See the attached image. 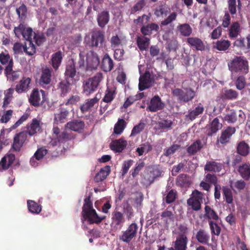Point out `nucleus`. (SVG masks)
<instances>
[{
  "label": "nucleus",
  "instance_id": "1",
  "mask_svg": "<svg viewBox=\"0 0 250 250\" xmlns=\"http://www.w3.org/2000/svg\"><path fill=\"white\" fill-rule=\"evenodd\" d=\"M82 213L83 218L87 220L89 224H99L106 217L105 215H98L93 208V203L90 200V196L86 197L84 200Z\"/></svg>",
  "mask_w": 250,
  "mask_h": 250
},
{
  "label": "nucleus",
  "instance_id": "2",
  "mask_svg": "<svg viewBox=\"0 0 250 250\" xmlns=\"http://www.w3.org/2000/svg\"><path fill=\"white\" fill-rule=\"evenodd\" d=\"M231 76L246 75L249 72V64L247 59L242 56H235L228 63Z\"/></svg>",
  "mask_w": 250,
  "mask_h": 250
},
{
  "label": "nucleus",
  "instance_id": "3",
  "mask_svg": "<svg viewBox=\"0 0 250 250\" xmlns=\"http://www.w3.org/2000/svg\"><path fill=\"white\" fill-rule=\"evenodd\" d=\"M104 32L100 29L92 31L90 34L84 38V43L89 48H103L105 42Z\"/></svg>",
  "mask_w": 250,
  "mask_h": 250
},
{
  "label": "nucleus",
  "instance_id": "4",
  "mask_svg": "<svg viewBox=\"0 0 250 250\" xmlns=\"http://www.w3.org/2000/svg\"><path fill=\"white\" fill-rule=\"evenodd\" d=\"M103 79V73L99 72L92 77L84 81L83 83V93L88 96L95 92Z\"/></svg>",
  "mask_w": 250,
  "mask_h": 250
},
{
  "label": "nucleus",
  "instance_id": "5",
  "mask_svg": "<svg viewBox=\"0 0 250 250\" xmlns=\"http://www.w3.org/2000/svg\"><path fill=\"white\" fill-rule=\"evenodd\" d=\"M228 10L225 11V14L222 19V26L223 28H228L231 24L230 15L233 16L236 13L237 7L238 10L241 9V2L240 0H238V5H236V0H228Z\"/></svg>",
  "mask_w": 250,
  "mask_h": 250
},
{
  "label": "nucleus",
  "instance_id": "6",
  "mask_svg": "<svg viewBox=\"0 0 250 250\" xmlns=\"http://www.w3.org/2000/svg\"><path fill=\"white\" fill-rule=\"evenodd\" d=\"M138 229V225L136 223H132L128 226L125 230L122 231L121 235L119 237V240L129 244L136 237Z\"/></svg>",
  "mask_w": 250,
  "mask_h": 250
},
{
  "label": "nucleus",
  "instance_id": "7",
  "mask_svg": "<svg viewBox=\"0 0 250 250\" xmlns=\"http://www.w3.org/2000/svg\"><path fill=\"white\" fill-rule=\"evenodd\" d=\"M174 96L177 97L180 102L185 103L191 101L195 96V92L191 88L183 90L180 88H175L172 91Z\"/></svg>",
  "mask_w": 250,
  "mask_h": 250
},
{
  "label": "nucleus",
  "instance_id": "8",
  "mask_svg": "<svg viewBox=\"0 0 250 250\" xmlns=\"http://www.w3.org/2000/svg\"><path fill=\"white\" fill-rule=\"evenodd\" d=\"M27 142V134L25 131L16 133L14 138L11 149L15 152H20Z\"/></svg>",
  "mask_w": 250,
  "mask_h": 250
},
{
  "label": "nucleus",
  "instance_id": "9",
  "mask_svg": "<svg viewBox=\"0 0 250 250\" xmlns=\"http://www.w3.org/2000/svg\"><path fill=\"white\" fill-rule=\"evenodd\" d=\"M203 197V193L195 189L193 191L191 196L187 200V204L189 206L191 207L193 210L198 211L201 208Z\"/></svg>",
  "mask_w": 250,
  "mask_h": 250
},
{
  "label": "nucleus",
  "instance_id": "10",
  "mask_svg": "<svg viewBox=\"0 0 250 250\" xmlns=\"http://www.w3.org/2000/svg\"><path fill=\"white\" fill-rule=\"evenodd\" d=\"M125 222L124 213L115 209L111 214V227L115 230L122 229Z\"/></svg>",
  "mask_w": 250,
  "mask_h": 250
},
{
  "label": "nucleus",
  "instance_id": "11",
  "mask_svg": "<svg viewBox=\"0 0 250 250\" xmlns=\"http://www.w3.org/2000/svg\"><path fill=\"white\" fill-rule=\"evenodd\" d=\"M65 79L71 81L72 83H76L78 81V76L76 75V69L74 62L73 61L68 62L66 65L64 73Z\"/></svg>",
  "mask_w": 250,
  "mask_h": 250
},
{
  "label": "nucleus",
  "instance_id": "12",
  "mask_svg": "<svg viewBox=\"0 0 250 250\" xmlns=\"http://www.w3.org/2000/svg\"><path fill=\"white\" fill-rule=\"evenodd\" d=\"M86 62L88 69H96L100 62V58L97 53L93 50L87 52L86 55Z\"/></svg>",
  "mask_w": 250,
  "mask_h": 250
},
{
  "label": "nucleus",
  "instance_id": "13",
  "mask_svg": "<svg viewBox=\"0 0 250 250\" xmlns=\"http://www.w3.org/2000/svg\"><path fill=\"white\" fill-rule=\"evenodd\" d=\"M236 132V129L234 127L228 126L225 128L222 131L219 137L218 138L217 142L222 145H226L229 143L231 136Z\"/></svg>",
  "mask_w": 250,
  "mask_h": 250
},
{
  "label": "nucleus",
  "instance_id": "14",
  "mask_svg": "<svg viewBox=\"0 0 250 250\" xmlns=\"http://www.w3.org/2000/svg\"><path fill=\"white\" fill-rule=\"evenodd\" d=\"M153 83V78L151 77L150 72L146 71L143 75L140 77L139 89L140 91H143L148 88L152 85Z\"/></svg>",
  "mask_w": 250,
  "mask_h": 250
},
{
  "label": "nucleus",
  "instance_id": "15",
  "mask_svg": "<svg viewBox=\"0 0 250 250\" xmlns=\"http://www.w3.org/2000/svg\"><path fill=\"white\" fill-rule=\"evenodd\" d=\"M164 107L165 104L162 101L159 96L155 95L150 100L149 104L146 108V110L154 112L162 110Z\"/></svg>",
  "mask_w": 250,
  "mask_h": 250
},
{
  "label": "nucleus",
  "instance_id": "16",
  "mask_svg": "<svg viewBox=\"0 0 250 250\" xmlns=\"http://www.w3.org/2000/svg\"><path fill=\"white\" fill-rule=\"evenodd\" d=\"M0 63L3 65H7L4 69L6 72L11 70L12 67L14 66L13 58L6 49L0 53Z\"/></svg>",
  "mask_w": 250,
  "mask_h": 250
},
{
  "label": "nucleus",
  "instance_id": "17",
  "mask_svg": "<svg viewBox=\"0 0 250 250\" xmlns=\"http://www.w3.org/2000/svg\"><path fill=\"white\" fill-rule=\"evenodd\" d=\"M31 79L29 77H23L16 84L15 90L18 94L27 92L30 87Z\"/></svg>",
  "mask_w": 250,
  "mask_h": 250
},
{
  "label": "nucleus",
  "instance_id": "18",
  "mask_svg": "<svg viewBox=\"0 0 250 250\" xmlns=\"http://www.w3.org/2000/svg\"><path fill=\"white\" fill-rule=\"evenodd\" d=\"M170 186H167L166 190L163 194V201L167 204H169L175 202L178 198L177 191L175 189H170Z\"/></svg>",
  "mask_w": 250,
  "mask_h": 250
},
{
  "label": "nucleus",
  "instance_id": "19",
  "mask_svg": "<svg viewBox=\"0 0 250 250\" xmlns=\"http://www.w3.org/2000/svg\"><path fill=\"white\" fill-rule=\"evenodd\" d=\"M71 111V108H67L61 104L59 112L54 114V120L60 123H64Z\"/></svg>",
  "mask_w": 250,
  "mask_h": 250
},
{
  "label": "nucleus",
  "instance_id": "20",
  "mask_svg": "<svg viewBox=\"0 0 250 250\" xmlns=\"http://www.w3.org/2000/svg\"><path fill=\"white\" fill-rule=\"evenodd\" d=\"M242 27L239 21L232 22L228 27V36L230 39L237 38L240 35L242 32Z\"/></svg>",
  "mask_w": 250,
  "mask_h": 250
},
{
  "label": "nucleus",
  "instance_id": "21",
  "mask_svg": "<svg viewBox=\"0 0 250 250\" xmlns=\"http://www.w3.org/2000/svg\"><path fill=\"white\" fill-rule=\"evenodd\" d=\"M219 118H222L221 116H219L213 119L209 124V128L208 129L207 135L211 136L213 134L216 133L223 127L222 123L220 122Z\"/></svg>",
  "mask_w": 250,
  "mask_h": 250
},
{
  "label": "nucleus",
  "instance_id": "22",
  "mask_svg": "<svg viewBox=\"0 0 250 250\" xmlns=\"http://www.w3.org/2000/svg\"><path fill=\"white\" fill-rule=\"evenodd\" d=\"M187 42L193 49L198 51L205 50V46L203 41L197 37H189L187 39Z\"/></svg>",
  "mask_w": 250,
  "mask_h": 250
},
{
  "label": "nucleus",
  "instance_id": "23",
  "mask_svg": "<svg viewBox=\"0 0 250 250\" xmlns=\"http://www.w3.org/2000/svg\"><path fill=\"white\" fill-rule=\"evenodd\" d=\"M127 145V141L124 137L112 141L110 147L111 150L116 152H121Z\"/></svg>",
  "mask_w": 250,
  "mask_h": 250
},
{
  "label": "nucleus",
  "instance_id": "24",
  "mask_svg": "<svg viewBox=\"0 0 250 250\" xmlns=\"http://www.w3.org/2000/svg\"><path fill=\"white\" fill-rule=\"evenodd\" d=\"M53 70L51 68L45 67L42 68L41 78L40 79V83L42 85H47L50 83L51 82L52 73Z\"/></svg>",
  "mask_w": 250,
  "mask_h": 250
},
{
  "label": "nucleus",
  "instance_id": "25",
  "mask_svg": "<svg viewBox=\"0 0 250 250\" xmlns=\"http://www.w3.org/2000/svg\"><path fill=\"white\" fill-rule=\"evenodd\" d=\"M26 129L27 130L25 131L27 134H29L30 136H33L41 129V121L34 118L30 124L27 125Z\"/></svg>",
  "mask_w": 250,
  "mask_h": 250
},
{
  "label": "nucleus",
  "instance_id": "26",
  "mask_svg": "<svg viewBox=\"0 0 250 250\" xmlns=\"http://www.w3.org/2000/svg\"><path fill=\"white\" fill-rule=\"evenodd\" d=\"M15 160V155L9 154L2 158L0 161V171L8 169Z\"/></svg>",
  "mask_w": 250,
  "mask_h": 250
},
{
  "label": "nucleus",
  "instance_id": "27",
  "mask_svg": "<svg viewBox=\"0 0 250 250\" xmlns=\"http://www.w3.org/2000/svg\"><path fill=\"white\" fill-rule=\"evenodd\" d=\"M84 125L83 121L80 120H74L67 123L65 125V128L72 131L80 132L83 129Z\"/></svg>",
  "mask_w": 250,
  "mask_h": 250
},
{
  "label": "nucleus",
  "instance_id": "28",
  "mask_svg": "<svg viewBox=\"0 0 250 250\" xmlns=\"http://www.w3.org/2000/svg\"><path fill=\"white\" fill-rule=\"evenodd\" d=\"M159 26L158 24L154 22H151L144 25L140 28V31L143 35L151 36L153 31L157 32L159 31Z\"/></svg>",
  "mask_w": 250,
  "mask_h": 250
},
{
  "label": "nucleus",
  "instance_id": "29",
  "mask_svg": "<svg viewBox=\"0 0 250 250\" xmlns=\"http://www.w3.org/2000/svg\"><path fill=\"white\" fill-rule=\"evenodd\" d=\"M224 167L223 163H218L214 161H210L206 163L204 169L205 171L216 173L220 172Z\"/></svg>",
  "mask_w": 250,
  "mask_h": 250
},
{
  "label": "nucleus",
  "instance_id": "30",
  "mask_svg": "<svg viewBox=\"0 0 250 250\" xmlns=\"http://www.w3.org/2000/svg\"><path fill=\"white\" fill-rule=\"evenodd\" d=\"M62 56L63 53L61 51H58L51 56L50 64L55 71L59 69L62 63Z\"/></svg>",
  "mask_w": 250,
  "mask_h": 250
},
{
  "label": "nucleus",
  "instance_id": "31",
  "mask_svg": "<svg viewBox=\"0 0 250 250\" xmlns=\"http://www.w3.org/2000/svg\"><path fill=\"white\" fill-rule=\"evenodd\" d=\"M114 67V62L112 59L107 53H105L102 60L101 68L105 72L111 71Z\"/></svg>",
  "mask_w": 250,
  "mask_h": 250
},
{
  "label": "nucleus",
  "instance_id": "32",
  "mask_svg": "<svg viewBox=\"0 0 250 250\" xmlns=\"http://www.w3.org/2000/svg\"><path fill=\"white\" fill-rule=\"evenodd\" d=\"M188 239L187 236L179 235L174 242L175 250H187Z\"/></svg>",
  "mask_w": 250,
  "mask_h": 250
},
{
  "label": "nucleus",
  "instance_id": "33",
  "mask_svg": "<svg viewBox=\"0 0 250 250\" xmlns=\"http://www.w3.org/2000/svg\"><path fill=\"white\" fill-rule=\"evenodd\" d=\"M71 82V81H68L67 80L65 79L58 83V89L60 91L61 97H65L66 95V94L70 90V85L75 84L72 83Z\"/></svg>",
  "mask_w": 250,
  "mask_h": 250
},
{
  "label": "nucleus",
  "instance_id": "34",
  "mask_svg": "<svg viewBox=\"0 0 250 250\" xmlns=\"http://www.w3.org/2000/svg\"><path fill=\"white\" fill-rule=\"evenodd\" d=\"M41 95L38 89H33L29 98V103L35 107L39 106L41 104Z\"/></svg>",
  "mask_w": 250,
  "mask_h": 250
},
{
  "label": "nucleus",
  "instance_id": "35",
  "mask_svg": "<svg viewBox=\"0 0 250 250\" xmlns=\"http://www.w3.org/2000/svg\"><path fill=\"white\" fill-rule=\"evenodd\" d=\"M238 96V93L232 89H224L220 95L223 100H233L236 99Z\"/></svg>",
  "mask_w": 250,
  "mask_h": 250
},
{
  "label": "nucleus",
  "instance_id": "36",
  "mask_svg": "<svg viewBox=\"0 0 250 250\" xmlns=\"http://www.w3.org/2000/svg\"><path fill=\"white\" fill-rule=\"evenodd\" d=\"M150 39L145 36H138L136 42L138 47L141 51L146 50L150 44Z\"/></svg>",
  "mask_w": 250,
  "mask_h": 250
},
{
  "label": "nucleus",
  "instance_id": "37",
  "mask_svg": "<svg viewBox=\"0 0 250 250\" xmlns=\"http://www.w3.org/2000/svg\"><path fill=\"white\" fill-rule=\"evenodd\" d=\"M110 171V167L106 166L102 168L94 177L95 182H99L103 181L109 175Z\"/></svg>",
  "mask_w": 250,
  "mask_h": 250
},
{
  "label": "nucleus",
  "instance_id": "38",
  "mask_svg": "<svg viewBox=\"0 0 250 250\" xmlns=\"http://www.w3.org/2000/svg\"><path fill=\"white\" fill-rule=\"evenodd\" d=\"M238 171L241 176L245 180L248 181L250 179V165L249 164H243L240 166Z\"/></svg>",
  "mask_w": 250,
  "mask_h": 250
},
{
  "label": "nucleus",
  "instance_id": "39",
  "mask_svg": "<svg viewBox=\"0 0 250 250\" xmlns=\"http://www.w3.org/2000/svg\"><path fill=\"white\" fill-rule=\"evenodd\" d=\"M204 146V144L200 139L197 140L187 148L188 153L191 155L195 154Z\"/></svg>",
  "mask_w": 250,
  "mask_h": 250
},
{
  "label": "nucleus",
  "instance_id": "40",
  "mask_svg": "<svg viewBox=\"0 0 250 250\" xmlns=\"http://www.w3.org/2000/svg\"><path fill=\"white\" fill-rule=\"evenodd\" d=\"M97 20L99 26L102 28L104 27L109 20V12L105 11H102L98 15Z\"/></svg>",
  "mask_w": 250,
  "mask_h": 250
},
{
  "label": "nucleus",
  "instance_id": "41",
  "mask_svg": "<svg viewBox=\"0 0 250 250\" xmlns=\"http://www.w3.org/2000/svg\"><path fill=\"white\" fill-rule=\"evenodd\" d=\"M123 213L125 215L128 220H130L134 215V210L128 200L122 204Z\"/></svg>",
  "mask_w": 250,
  "mask_h": 250
},
{
  "label": "nucleus",
  "instance_id": "42",
  "mask_svg": "<svg viewBox=\"0 0 250 250\" xmlns=\"http://www.w3.org/2000/svg\"><path fill=\"white\" fill-rule=\"evenodd\" d=\"M196 238L200 243L205 245L208 244L209 236L204 229H200L196 233Z\"/></svg>",
  "mask_w": 250,
  "mask_h": 250
},
{
  "label": "nucleus",
  "instance_id": "43",
  "mask_svg": "<svg viewBox=\"0 0 250 250\" xmlns=\"http://www.w3.org/2000/svg\"><path fill=\"white\" fill-rule=\"evenodd\" d=\"M230 42L228 40L221 39L217 41L213 47L219 51H225L230 46Z\"/></svg>",
  "mask_w": 250,
  "mask_h": 250
},
{
  "label": "nucleus",
  "instance_id": "44",
  "mask_svg": "<svg viewBox=\"0 0 250 250\" xmlns=\"http://www.w3.org/2000/svg\"><path fill=\"white\" fill-rule=\"evenodd\" d=\"M177 30L180 35L184 37H189L192 32V29L188 23L179 24L177 26Z\"/></svg>",
  "mask_w": 250,
  "mask_h": 250
},
{
  "label": "nucleus",
  "instance_id": "45",
  "mask_svg": "<svg viewBox=\"0 0 250 250\" xmlns=\"http://www.w3.org/2000/svg\"><path fill=\"white\" fill-rule=\"evenodd\" d=\"M204 110V107L200 103L193 110H189L187 117L191 121L194 120L198 116L202 114Z\"/></svg>",
  "mask_w": 250,
  "mask_h": 250
},
{
  "label": "nucleus",
  "instance_id": "46",
  "mask_svg": "<svg viewBox=\"0 0 250 250\" xmlns=\"http://www.w3.org/2000/svg\"><path fill=\"white\" fill-rule=\"evenodd\" d=\"M237 152L241 156H247L250 152L249 145L244 141H241L237 145Z\"/></svg>",
  "mask_w": 250,
  "mask_h": 250
},
{
  "label": "nucleus",
  "instance_id": "47",
  "mask_svg": "<svg viewBox=\"0 0 250 250\" xmlns=\"http://www.w3.org/2000/svg\"><path fill=\"white\" fill-rule=\"evenodd\" d=\"M99 99L96 97L88 100L87 101L80 107V109L83 113L87 112L89 109L92 108L94 105L98 103Z\"/></svg>",
  "mask_w": 250,
  "mask_h": 250
},
{
  "label": "nucleus",
  "instance_id": "48",
  "mask_svg": "<svg viewBox=\"0 0 250 250\" xmlns=\"http://www.w3.org/2000/svg\"><path fill=\"white\" fill-rule=\"evenodd\" d=\"M27 207L29 211L33 214H39L42 211V206L33 200L27 201Z\"/></svg>",
  "mask_w": 250,
  "mask_h": 250
},
{
  "label": "nucleus",
  "instance_id": "49",
  "mask_svg": "<svg viewBox=\"0 0 250 250\" xmlns=\"http://www.w3.org/2000/svg\"><path fill=\"white\" fill-rule=\"evenodd\" d=\"M116 91L112 88L107 87L105 91L104 96L102 99V102L105 103H111L116 96Z\"/></svg>",
  "mask_w": 250,
  "mask_h": 250
},
{
  "label": "nucleus",
  "instance_id": "50",
  "mask_svg": "<svg viewBox=\"0 0 250 250\" xmlns=\"http://www.w3.org/2000/svg\"><path fill=\"white\" fill-rule=\"evenodd\" d=\"M222 193L224 199L228 204L233 203V195L231 189L227 186L222 187Z\"/></svg>",
  "mask_w": 250,
  "mask_h": 250
},
{
  "label": "nucleus",
  "instance_id": "51",
  "mask_svg": "<svg viewBox=\"0 0 250 250\" xmlns=\"http://www.w3.org/2000/svg\"><path fill=\"white\" fill-rule=\"evenodd\" d=\"M157 128L161 131H166L171 129L172 122L169 120H165L157 123Z\"/></svg>",
  "mask_w": 250,
  "mask_h": 250
},
{
  "label": "nucleus",
  "instance_id": "52",
  "mask_svg": "<svg viewBox=\"0 0 250 250\" xmlns=\"http://www.w3.org/2000/svg\"><path fill=\"white\" fill-rule=\"evenodd\" d=\"M151 17V15L150 13H149L147 15L143 14L141 16H139L137 19H134L133 20V22L136 25H140L142 26L148 23L150 21Z\"/></svg>",
  "mask_w": 250,
  "mask_h": 250
},
{
  "label": "nucleus",
  "instance_id": "53",
  "mask_svg": "<svg viewBox=\"0 0 250 250\" xmlns=\"http://www.w3.org/2000/svg\"><path fill=\"white\" fill-rule=\"evenodd\" d=\"M205 216L210 220H218L219 218L217 213L208 206H206L205 208Z\"/></svg>",
  "mask_w": 250,
  "mask_h": 250
},
{
  "label": "nucleus",
  "instance_id": "54",
  "mask_svg": "<svg viewBox=\"0 0 250 250\" xmlns=\"http://www.w3.org/2000/svg\"><path fill=\"white\" fill-rule=\"evenodd\" d=\"M170 12V9L166 4H161L156 9L154 12L157 17L163 15L167 16Z\"/></svg>",
  "mask_w": 250,
  "mask_h": 250
},
{
  "label": "nucleus",
  "instance_id": "55",
  "mask_svg": "<svg viewBox=\"0 0 250 250\" xmlns=\"http://www.w3.org/2000/svg\"><path fill=\"white\" fill-rule=\"evenodd\" d=\"M126 126V122L124 119H119L114 125V133L116 134H121Z\"/></svg>",
  "mask_w": 250,
  "mask_h": 250
},
{
  "label": "nucleus",
  "instance_id": "56",
  "mask_svg": "<svg viewBox=\"0 0 250 250\" xmlns=\"http://www.w3.org/2000/svg\"><path fill=\"white\" fill-rule=\"evenodd\" d=\"M74 137L72 133H68L66 131L62 132L56 139L59 143H64L68 140L73 139Z\"/></svg>",
  "mask_w": 250,
  "mask_h": 250
},
{
  "label": "nucleus",
  "instance_id": "57",
  "mask_svg": "<svg viewBox=\"0 0 250 250\" xmlns=\"http://www.w3.org/2000/svg\"><path fill=\"white\" fill-rule=\"evenodd\" d=\"M27 12L26 6L23 3L16 8V13L18 15L19 19L21 21L24 20L26 19Z\"/></svg>",
  "mask_w": 250,
  "mask_h": 250
},
{
  "label": "nucleus",
  "instance_id": "58",
  "mask_svg": "<svg viewBox=\"0 0 250 250\" xmlns=\"http://www.w3.org/2000/svg\"><path fill=\"white\" fill-rule=\"evenodd\" d=\"M80 101V97L77 95L71 96L66 102L62 104L66 107L71 108V110H73V105L76 104Z\"/></svg>",
  "mask_w": 250,
  "mask_h": 250
},
{
  "label": "nucleus",
  "instance_id": "59",
  "mask_svg": "<svg viewBox=\"0 0 250 250\" xmlns=\"http://www.w3.org/2000/svg\"><path fill=\"white\" fill-rule=\"evenodd\" d=\"M145 166V163L143 161L137 163L135 167L131 170L130 172L133 178H135L138 176L140 172L143 169Z\"/></svg>",
  "mask_w": 250,
  "mask_h": 250
},
{
  "label": "nucleus",
  "instance_id": "60",
  "mask_svg": "<svg viewBox=\"0 0 250 250\" xmlns=\"http://www.w3.org/2000/svg\"><path fill=\"white\" fill-rule=\"evenodd\" d=\"M25 45L20 42H15L13 47L14 55L15 57H18L20 55H22L24 52Z\"/></svg>",
  "mask_w": 250,
  "mask_h": 250
},
{
  "label": "nucleus",
  "instance_id": "61",
  "mask_svg": "<svg viewBox=\"0 0 250 250\" xmlns=\"http://www.w3.org/2000/svg\"><path fill=\"white\" fill-rule=\"evenodd\" d=\"M146 5V0H140L131 8L130 14H134L137 12L140 11Z\"/></svg>",
  "mask_w": 250,
  "mask_h": 250
},
{
  "label": "nucleus",
  "instance_id": "62",
  "mask_svg": "<svg viewBox=\"0 0 250 250\" xmlns=\"http://www.w3.org/2000/svg\"><path fill=\"white\" fill-rule=\"evenodd\" d=\"M208 224L211 233L219 236L220 234L221 229L218 224L214 222L212 220L208 221Z\"/></svg>",
  "mask_w": 250,
  "mask_h": 250
},
{
  "label": "nucleus",
  "instance_id": "63",
  "mask_svg": "<svg viewBox=\"0 0 250 250\" xmlns=\"http://www.w3.org/2000/svg\"><path fill=\"white\" fill-rule=\"evenodd\" d=\"M13 67H12L11 70L7 72L4 70V74L6 76L7 79L14 82L19 78L20 75L18 71H14L13 70Z\"/></svg>",
  "mask_w": 250,
  "mask_h": 250
},
{
  "label": "nucleus",
  "instance_id": "64",
  "mask_svg": "<svg viewBox=\"0 0 250 250\" xmlns=\"http://www.w3.org/2000/svg\"><path fill=\"white\" fill-rule=\"evenodd\" d=\"M228 123L231 124L236 122L237 119V115L234 111L231 110L229 113L227 114L224 118Z\"/></svg>",
  "mask_w": 250,
  "mask_h": 250
}]
</instances>
